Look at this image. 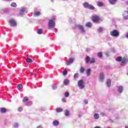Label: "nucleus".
<instances>
[{
	"mask_svg": "<svg viewBox=\"0 0 128 128\" xmlns=\"http://www.w3.org/2000/svg\"><path fill=\"white\" fill-rule=\"evenodd\" d=\"M116 62H121L120 66H126L128 62V59L126 58H122V57H118L116 58Z\"/></svg>",
	"mask_w": 128,
	"mask_h": 128,
	"instance_id": "f257e3e1",
	"label": "nucleus"
},
{
	"mask_svg": "<svg viewBox=\"0 0 128 128\" xmlns=\"http://www.w3.org/2000/svg\"><path fill=\"white\" fill-rule=\"evenodd\" d=\"M48 29L54 28L56 26V22L52 20H49L48 22Z\"/></svg>",
	"mask_w": 128,
	"mask_h": 128,
	"instance_id": "f03ea898",
	"label": "nucleus"
},
{
	"mask_svg": "<svg viewBox=\"0 0 128 128\" xmlns=\"http://www.w3.org/2000/svg\"><path fill=\"white\" fill-rule=\"evenodd\" d=\"M110 34L112 36H114V38H118L120 36V32L116 30H114L110 32Z\"/></svg>",
	"mask_w": 128,
	"mask_h": 128,
	"instance_id": "7ed1b4c3",
	"label": "nucleus"
},
{
	"mask_svg": "<svg viewBox=\"0 0 128 128\" xmlns=\"http://www.w3.org/2000/svg\"><path fill=\"white\" fill-rule=\"evenodd\" d=\"M83 6H84L85 8H88V10H94V6L90 4L88 2H84L83 4Z\"/></svg>",
	"mask_w": 128,
	"mask_h": 128,
	"instance_id": "20e7f679",
	"label": "nucleus"
},
{
	"mask_svg": "<svg viewBox=\"0 0 128 128\" xmlns=\"http://www.w3.org/2000/svg\"><path fill=\"white\" fill-rule=\"evenodd\" d=\"M24 12L26 14V8L24 6H22L19 9V16H24Z\"/></svg>",
	"mask_w": 128,
	"mask_h": 128,
	"instance_id": "39448f33",
	"label": "nucleus"
},
{
	"mask_svg": "<svg viewBox=\"0 0 128 128\" xmlns=\"http://www.w3.org/2000/svg\"><path fill=\"white\" fill-rule=\"evenodd\" d=\"M78 86L80 88V90H82L84 88V80H80L78 81Z\"/></svg>",
	"mask_w": 128,
	"mask_h": 128,
	"instance_id": "423d86ee",
	"label": "nucleus"
},
{
	"mask_svg": "<svg viewBox=\"0 0 128 128\" xmlns=\"http://www.w3.org/2000/svg\"><path fill=\"white\" fill-rule=\"evenodd\" d=\"M100 20V17L98 16H92V20L94 22H98Z\"/></svg>",
	"mask_w": 128,
	"mask_h": 128,
	"instance_id": "0eeeda50",
	"label": "nucleus"
},
{
	"mask_svg": "<svg viewBox=\"0 0 128 128\" xmlns=\"http://www.w3.org/2000/svg\"><path fill=\"white\" fill-rule=\"evenodd\" d=\"M104 80V72H100L99 76V80L100 82H102Z\"/></svg>",
	"mask_w": 128,
	"mask_h": 128,
	"instance_id": "6e6552de",
	"label": "nucleus"
},
{
	"mask_svg": "<svg viewBox=\"0 0 128 128\" xmlns=\"http://www.w3.org/2000/svg\"><path fill=\"white\" fill-rule=\"evenodd\" d=\"M76 28H78L83 34L86 32V30H84V28L82 25L78 24L76 26Z\"/></svg>",
	"mask_w": 128,
	"mask_h": 128,
	"instance_id": "1a4fd4ad",
	"label": "nucleus"
},
{
	"mask_svg": "<svg viewBox=\"0 0 128 128\" xmlns=\"http://www.w3.org/2000/svg\"><path fill=\"white\" fill-rule=\"evenodd\" d=\"M11 26H16V22L14 20L11 19L9 20Z\"/></svg>",
	"mask_w": 128,
	"mask_h": 128,
	"instance_id": "9d476101",
	"label": "nucleus"
},
{
	"mask_svg": "<svg viewBox=\"0 0 128 128\" xmlns=\"http://www.w3.org/2000/svg\"><path fill=\"white\" fill-rule=\"evenodd\" d=\"M117 92L118 94H122L124 92V86H117Z\"/></svg>",
	"mask_w": 128,
	"mask_h": 128,
	"instance_id": "9b49d317",
	"label": "nucleus"
},
{
	"mask_svg": "<svg viewBox=\"0 0 128 128\" xmlns=\"http://www.w3.org/2000/svg\"><path fill=\"white\" fill-rule=\"evenodd\" d=\"M74 58H71L68 60L66 62V64L67 66H70V64H72L74 62Z\"/></svg>",
	"mask_w": 128,
	"mask_h": 128,
	"instance_id": "f8f14e48",
	"label": "nucleus"
},
{
	"mask_svg": "<svg viewBox=\"0 0 128 128\" xmlns=\"http://www.w3.org/2000/svg\"><path fill=\"white\" fill-rule=\"evenodd\" d=\"M106 84L107 86H108V88H110V86H112V80H110V79L107 80L106 82Z\"/></svg>",
	"mask_w": 128,
	"mask_h": 128,
	"instance_id": "ddd939ff",
	"label": "nucleus"
},
{
	"mask_svg": "<svg viewBox=\"0 0 128 128\" xmlns=\"http://www.w3.org/2000/svg\"><path fill=\"white\" fill-rule=\"evenodd\" d=\"M52 124L54 126H58V124H60V122L58 120H54L52 122Z\"/></svg>",
	"mask_w": 128,
	"mask_h": 128,
	"instance_id": "4468645a",
	"label": "nucleus"
},
{
	"mask_svg": "<svg viewBox=\"0 0 128 128\" xmlns=\"http://www.w3.org/2000/svg\"><path fill=\"white\" fill-rule=\"evenodd\" d=\"M0 112L1 114H6V108H0Z\"/></svg>",
	"mask_w": 128,
	"mask_h": 128,
	"instance_id": "2eb2a0df",
	"label": "nucleus"
},
{
	"mask_svg": "<svg viewBox=\"0 0 128 128\" xmlns=\"http://www.w3.org/2000/svg\"><path fill=\"white\" fill-rule=\"evenodd\" d=\"M98 32H99V34H102V32H104V28L99 27L98 28Z\"/></svg>",
	"mask_w": 128,
	"mask_h": 128,
	"instance_id": "dca6fc26",
	"label": "nucleus"
},
{
	"mask_svg": "<svg viewBox=\"0 0 128 128\" xmlns=\"http://www.w3.org/2000/svg\"><path fill=\"white\" fill-rule=\"evenodd\" d=\"M86 64H88L90 62V58L88 56H86L85 59Z\"/></svg>",
	"mask_w": 128,
	"mask_h": 128,
	"instance_id": "f3484780",
	"label": "nucleus"
},
{
	"mask_svg": "<svg viewBox=\"0 0 128 128\" xmlns=\"http://www.w3.org/2000/svg\"><path fill=\"white\" fill-rule=\"evenodd\" d=\"M94 118L95 120H98L100 118V114L98 113H96L94 114Z\"/></svg>",
	"mask_w": 128,
	"mask_h": 128,
	"instance_id": "a211bd4d",
	"label": "nucleus"
},
{
	"mask_svg": "<svg viewBox=\"0 0 128 128\" xmlns=\"http://www.w3.org/2000/svg\"><path fill=\"white\" fill-rule=\"evenodd\" d=\"M108 0L110 4H115L116 2H118V0Z\"/></svg>",
	"mask_w": 128,
	"mask_h": 128,
	"instance_id": "6ab92c4d",
	"label": "nucleus"
},
{
	"mask_svg": "<svg viewBox=\"0 0 128 128\" xmlns=\"http://www.w3.org/2000/svg\"><path fill=\"white\" fill-rule=\"evenodd\" d=\"M22 102H25L26 104V102H28V96L24 97L22 99Z\"/></svg>",
	"mask_w": 128,
	"mask_h": 128,
	"instance_id": "aec40b11",
	"label": "nucleus"
},
{
	"mask_svg": "<svg viewBox=\"0 0 128 128\" xmlns=\"http://www.w3.org/2000/svg\"><path fill=\"white\" fill-rule=\"evenodd\" d=\"M70 84V80L68 79H66L64 82V86H68Z\"/></svg>",
	"mask_w": 128,
	"mask_h": 128,
	"instance_id": "412c9836",
	"label": "nucleus"
},
{
	"mask_svg": "<svg viewBox=\"0 0 128 128\" xmlns=\"http://www.w3.org/2000/svg\"><path fill=\"white\" fill-rule=\"evenodd\" d=\"M90 72H92L90 68L87 69L86 74L88 76H90Z\"/></svg>",
	"mask_w": 128,
	"mask_h": 128,
	"instance_id": "4be33fe9",
	"label": "nucleus"
},
{
	"mask_svg": "<svg viewBox=\"0 0 128 128\" xmlns=\"http://www.w3.org/2000/svg\"><path fill=\"white\" fill-rule=\"evenodd\" d=\"M85 26L87 28H92V23H90V22H88L86 23Z\"/></svg>",
	"mask_w": 128,
	"mask_h": 128,
	"instance_id": "5701e85b",
	"label": "nucleus"
},
{
	"mask_svg": "<svg viewBox=\"0 0 128 128\" xmlns=\"http://www.w3.org/2000/svg\"><path fill=\"white\" fill-rule=\"evenodd\" d=\"M12 126H13L14 128H18V123L16 122H14L12 124Z\"/></svg>",
	"mask_w": 128,
	"mask_h": 128,
	"instance_id": "b1692460",
	"label": "nucleus"
},
{
	"mask_svg": "<svg viewBox=\"0 0 128 128\" xmlns=\"http://www.w3.org/2000/svg\"><path fill=\"white\" fill-rule=\"evenodd\" d=\"M52 88L54 90H56V88H58V84H54L52 86Z\"/></svg>",
	"mask_w": 128,
	"mask_h": 128,
	"instance_id": "393cba45",
	"label": "nucleus"
},
{
	"mask_svg": "<svg viewBox=\"0 0 128 128\" xmlns=\"http://www.w3.org/2000/svg\"><path fill=\"white\" fill-rule=\"evenodd\" d=\"M97 6H104V2H97Z\"/></svg>",
	"mask_w": 128,
	"mask_h": 128,
	"instance_id": "a878e982",
	"label": "nucleus"
},
{
	"mask_svg": "<svg viewBox=\"0 0 128 128\" xmlns=\"http://www.w3.org/2000/svg\"><path fill=\"white\" fill-rule=\"evenodd\" d=\"M64 115L66 116H70V111L68 110H66L64 111Z\"/></svg>",
	"mask_w": 128,
	"mask_h": 128,
	"instance_id": "bb28decb",
	"label": "nucleus"
},
{
	"mask_svg": "<svg viewBox=\"0 0 128 128\" xmlns=\"http://www.w3.org/2000/svg\"><path fill=\"white\" fill-rule=\"evenodd\" d=\"M26 62H28V64H32V60L30 58H28L26 60Z\"/></svg>",
	"mask_w": 128,
	"mask_h": 128,
	"instance_id": "cd10ccee",
	"label": "nucleus"
},
{
	"mask_svg": "<svg viewBox=\"0 0 128 128\" xmlns=\"http://www.w3.org/2000/svg\"><path fill=\"white\" fill-rule=\"evenodd\" d=\"M64 110L62 108H57L56 109V112H62Z\"/></svg>",
	"mask_w": 128,
	"mask_h": 128,
	"instance_id": "c85d7f7f",
	"label": "nucleus"
},
{
	"mask_svg": "<svg viewBox=\"0 0 128 128\" xmlns=\"http://www.w3.org/2000/svg\"><path fill=\"white\" fill-rule=\"evenodd\" d=\"M123 18L124 20H128V14H124Z\"/></svg>",
	"mask_w": 128,
	"mask_h": 128,
	"instance_id": "c756f323",
	"label": "nucleus"
},
{
	"mask_svg": "<svg viewBox=\"0 0 128 128\" xmlns=\"http://www.w3.org/2000/svg\"><path fill=\"white\" fill-rule=\"evenodd\" d=\"M37 34H42V29H38L37 30Z\"/></svg>",
	"mask_w": 128,
	"mask_h": 128,
	"instance_id": "7c9ffc66",
	"label": "nucleus"
},
{
	"mask_svg": "<svg viewBox=\"0 0 128 128\" xmlns=\"http://www.w3.org/2000/svg\"><path fill=\"white\" fill-rule=\"evenodd\" d=\"M96 62V60L94 58H92L90 59V64H94Z\"/></svg>",
	"mask_w": 128,
	"mask_h": 128,
	"instance_id": "2f4dec72",
	"label": "nucleus"
},
{
	"mask_svg": "<svg viewBox=\"0 0 128 128\" xmlns=\"http://www.w3.org/2000/svg\"><path fill=\"white\" fill-rule=\"evenodd\" d=\"M34 16H40V12H34Z\"/></svg>",
	"mask_w": 128,
	"mask_h": 128,
	"instance_id": "473e14b6",
	"label": "nucleus"
},
{
	"mask_svg": "<svg viewBox=\"0 0 128 128\" xmlns=\"http://www.w3.org/2000/svg\"><path fill=\"white\" fill-rule=\"evenodd\" d=\"M26 105L27 106H32V102L28 101L27 102H26Z\"/></svg>",
	"mask_w": 128,
	"mask_h": 128,
	"instance_id": "72a5a7b5",
	"label": "nucleus"
},
{
	"mask_svg": "<svg viewBox=\"0 0 128 128\" xmlns=\"http://www.w3.org/2000/svg\"><path fill=\"white\" fill-rule=\"evenodd\" d=\"M98 58H102V52H98Z\"/></svg>",
	"mask_w": 128,
	"mask_h": 128,
	"instance_id": "f704fd0d",
	"label": "nucleus"
},
{
	"mask_svg": "<svg viewBox=\"0 0 128 128\" xmlns=\"http://www.w3.org/2000/svg\"><path fill=\"white\" fill-rule=\"evenodd\" d=\"M78 76H80V74H78V73H76L74 74V78H78Z\"/></svg>",
	"mask_w": 128,
	"mask_h": 128,
	"instance_id": "c9c22d12",
	"label": "nucleus"
},
{
	"mask_svg": "<svg viewBox=\"0 0 128 128\" xmlns=\"http://www.w3.org/2000/svg\"><path fill=\"white\" fill-rule=\"evenodd\" d=\"M23 86H22V84H18L17 85V88L18 90H20V88H22Z\"/></svg>",
	"mask_w": 128,
	"mask_h": 128,
	"instance_id": "e433bc0d",
	"label": "nucleus"
},
{
	"mask_svg": "<svg viewBox=\"0 0 128 128\" xmlns=\"http://www.w3.org/2000/svg\"><path fill=\"white\" fill-rule=\"evenodd\" d=\"M64 96L65 98H68V96H70V92H65Z\"/></svg>",
	"mask_w": 128,
	"mask_h": 128,
	"instance_id": "4c0bfd02",
	"label": "nucleus"
},
{
	"mask_svg": "<svg viewBox=\"0 0 128 128\" xmlns=\"http://www.w3.org/2000/svg\"><path fill=\"white\" fill-rule=\"evenodd\" d=\"M10 6L12 8H16V3L12 2Z\"/></svg>",
	"mask_w": 128,
	"mask_h": 128,
	"instance_id": "58836bf2",
	"label": "nucleus"
},
{
	"mask_svg": "<svg viewBox=\"0 0 128 128\" xmlns=\"http://www.w3.org/2000/svg\"><path fill=\"white\" fill-rule=\"evenodd\" d=\"M62 72L64 76H66L68 74V70H64Z\"/></svg>",
	"mask_w": 128,
	"mask_h": 128,
	"instance_id": "ea45409f",
	"label": "nucleus"
},
{
	"mask_svg": "<svg viewBox=\"0 0 128 128\" xmlns=\"http://www.w3.org/2000/svg\"><path fill=\"white\" fill-rule=\"evenodd\" d=\"M80 72H81L82 74H84V67L80 68Z\"/></svg>",
	"mask_w": 128,
	"mask_h": 128,
	"instance_id": "a19ab883",
	"label": "nucleus"
},
{
	"mask_svg": "<svg viewBox=\"0 0 128 128\" xmlns=\"http://www.w3.org/2000/svg\"><path fill=\"white\" fill-rule=\"evenodd\" d=\"M18 112H22V108L19 107L18 108Z\"/></svg>",
	"mask_w": 128,
	"mask_h": 128,
	"instance_id": "79ce46f5",
	"label": "nucleus"
},
{
	"mask_svg": "<svg viewBox=\"0 0 128 128\" xmlns=\"http://www.w3.org/2000/svg\"><path fill=\"white\" fill-rule=\"evenodd\" d=\"M62 100L63 102H66V98H62Z\"/></svg>",
	"mask_w": 128,
	"mask_h": 128,
	"instance_id": "37998d69",
	"label": "nucleus"
},
{
	"mask_svg": "<svg viewBox=\"0 0 128 128\" xmlns=\"http://www.w3.org/2000/svg\"><path fill=\"white\" fill-rule=\"evenodd\" d=\"M84 103H85L86 104L88 103V100H84Z\"/></svg>",
	"mask_w": 128,
	"mask_h": 128,
	"instance_id": "c03bdc74",
	"label": "nucleus"
},
{
	"mask_svg": "<svg viewBox=\"0 0 128 128\" xmlns=\"http://www.w3.org/2000/svg\"><path fill=\"white\" fill-rule=\"evenodd\" d=\"M56 28H52V30H53V32H56Z\"/></svg>",
	"mask_w": 128,
	"mask_h": 128,
	"instance_id": "a18cd8bd",
	"label": "nucleus"
},
{
	"mask_svg": "<svg viewBox=\"0 0 128 128\" xmlns=\"http://www.w3.org/2000/svg\"><path fill=\"white\" fill-rule=\"evenodd\" d=\"M69 22H72V18H70Z\"/></svg>",
	"mask_w": 128,
	"mask_h": 128,
	"instance_id": "49530a36",
	"label": "nucleus"
},
{
	"mask_svg": "<svg viewBox=\"0 0 128 128\" xmlns=\"http://www.w3.org/2000/svg\"><path fill=\"white\" fill-rule=\"evenodd\" d=\"M36 128H42V126H38Z\"/></svg>",
	"mask_w": 128,
	"mask_h": 128,
	"instance_id": "de8ad7c7",
	"label": "nucleus"
},
{
	"mask_svg": "<svg viewBox=\"0 0 128 128\" xmlns=\"http://www.w3.org/2000/svg\"><path fill=\"white\" fill-rule=\"evenodd\" d=\"M94 128H100V127L98 126H95Z\"/></svg>",
	"mask_w": 128,
	"mask_h": 128,
	"instance_id": "09e8293b",
	"label": "nucleus"
},
{
	"mask_svg": "<svg viewBox=\"0 0 128 128\" xmlns=\"http://www.w3.org/2000/svg\"><path fill=\"white\" fill-rule=\"evenodd\" d=\"M126 4H127V5L128 4V0L126 2Z\"/></svg>",
	"mask_w": 128,
	"mask_h": 128,
	"instance_id": "8fccbe9b",
	"label": "nucleus"
},
{
	"mask_svg": "<svg viewBox=\"0 0 128 128\" xmlns=\"http://www.w3.org/2000/svg\"><path fill=\"white\" fill-rule=\"evenodd\" d=\"M79 118H82V114H79Z\"/></svg>",
	"mask_w": 128,
	"mask_h": 128,
	"instance_id": "3c124183",
	"label": "nucleus"
},
{
	"mask_svg": "<svg viewBox=\"0 0 128 128\" xmlns=\"http://www.w3.org/2000/svg\"><path fill=\"white\" fill-rule=\"evenodd\" d=\"M126 38H128V34H126Z\"/></svg>",
	"mask_w": 128,
	"mask_h": 128,
	"instance_id": "603ef678",
	"label": "nucleus"
},
{
	"mask_svg": "<svg viewBox=\"0 0 128 128\" xmlns=\"http://www.w3.org/2000/svg\"><path fill=\"white\" fill-rule=\"evenodd\" d=\"M54 2V0H51L52 2Z\"/></svg>",
	"mask_w": 128,
	"mask_h": 128,
	"instance_id": "864d4df0",
	"label": "nucleus"
},
{
	"mask_svg": "<svg viewBox=\"0 0 128 128\" xmlns=\"http://www.w3.org/2000/svg\"><path fill=\"white\" fill-rule=\"evenodd\" d=\"M101 114H102V116H104V113H102Z\"/></svg>",
	"mask_w": 128,
	"mask_h": 128,
	"instance_id": "5fc2aeb1",
	"label": "nucleus"
},
{
	"mask_svg": "<svg viewBox=\"0 0 128 128\" xmlns=\"http://www.w3.org/2000/svg\"><path fill=\"white\" fill-rule=\"evenodd\" d=\"M125 128H128V126H125Z\"/></svg>",
	"mask_w": 128,
	"mask_h": 128,
	"instance_id": "6e6d98bb",
	"label": "nucleus"
},
{
	"mask_svg": "<svg viewBox=\"0 0 128 128\" xmlns=\"http://www.w3.org/2000/svg\"><path fill=\"white\" fill-rule=\"evenodd\" d=\"M62 0L64 1V0Z\"/></svg>",
	"mask_w": 128,
	"mask_h": 128,
	"instance_id": "4d7b16f0",
	"label": "nucleus"
},
{
	"mask_svg": "<svg viewBox=\"0 0 128 128\" xmlns=\"http://www.w3.org/2000/svg\"><path fill=\"white\" fill-rule=\"evenodd\" d=\"M125 12H126V11H125Z\"/></svg>",
	"mask_w": 128,
	"mask_h": 128,
	"instance_id": "13d9d810",
	"label": "nucleus"
}]
</instances>
